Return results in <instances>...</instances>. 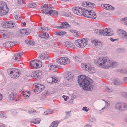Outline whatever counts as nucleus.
Returning a JSON list of instances; mask_svg holds the SVG:
<instances>
[{"label":"nucleus","instance_id":"nucleus-48","mask_svg":"<svg viewBox=\"0 0 127 127\" xmlns=\"http://www.w3.org/2000/svg\"><path fill=\"white\" fill-rule=\"evenodd\" d=\"M80 24L74 21L72 22V25L73 26H79Z\"/></svg>","mask_w":127,"mask_h":127},{"label":"nucleus","instance_id":"nucleus-46","mask_svg":"<svg viewBox=\"0 0 127 127\" xmlns=\"http://www.w3.org/2000/svg\"><path fill=\"white\" fill-rule=\"evenodd\" d=\"M108 5L107 8V10H112L114 9V8L112 6L109 4H108Z\"/></svg>","mask_w":127,"mask_h":127},{"label":"nucleus","instance_id":"nucleus-50","mask_svg":"<svg viewBox=\"0 0 127 127\" xmlns=\"http://www.w3.org/2000/svg\"><path fill=\"white\" fill-rule=\"evenodd\" d=\"M95 32L98 34L101 35V30L98 29H95Z\"/></svg>","mask_w":127,"mask_h":127},{"label":"nucleus","instance_id":"nucleus-59","mask_svg":"<svg viewBox=\"0 0 127 127\" xmlns=\"http://www.w3.org/2000/svg\"><path fill=\"white\" fill-rule=\"evenodd\" d=\"M122 95L124 97L127 98V92H123Z\"/></svg>","mask_w":127,"mask_h":127},{"label":"nucleus","instance_id":"nucleus-44","mask_svg":"<svg viewBox=\"0 0 127 127\" xmlns=\"http://www.w3.org/2000/svg\"><path fill=\"white\" fill-rule=\"evenodd\" d=\"M41 29L42 30L44 31H48L49 30V29H48V27L45 26L41 27Z\"/></svg>","mask_w":127,"mask_h":127},{"label":"nucleus","instance_id":"nucleus-2","mask_svg":"<svg viewBox=\"0 0 127 127\" xmlns=\"http://www.w3.org/2000/svg\"><path fill=\"white\" fill-rule=\"evenodd\" d=\"M90 82L89 80H78L79 85L81 86L82 88L86 91H90L93 89L92 84V80Z\"/></svg>","mask_w":127,"mask_h":127},{"label":"nucleus","instance_id":"nucleus-35","mask_svg":"<svg viewBox=\"0 0 127 127\" xmlns=\"http://www.w3.org/2000/svg\"><path fill=\"white\" fill-rule=\"evenodd\" d=\"M58 123V121H54L52 123L50 127H56Z\"/></svg>","mask_w":127,"mask_h":127},{"label":"nucleus","instance_id":"nucleus-47","mask_svg":"<svg viewBox=\"0 0 127 127\" xmlns=\"http://www.w3.org/2000/svg\"><path fill=\"white\" fill-rule=\"evenodd\" d=\"M7 117L6 115L3 113V112L0 111V117L2 118H6Z\"/></svg>","mask_w":127,"mask_h":127},{"label":"nucleus","instance_id":"nucleus-62","mask_svg":"<svg viewBox=\"0 0 127 127\" xmlns=\"http://www.w3.org/2000/svg\"><path fill=\"white\" fill-rule=\"evenodd\" d=\"M30 40H25V42L27 44H28L29 45V42H30Z\"/></svg>","mask_w":127,"mask_h":127},{"label":"nucleus","instance_id":"nucleus-3","mask_svg":"<svg viewBox=\"0 0 127 127\" xmlns=\"http://www.w3.org/2000/svg\"><path fill=\"white\" fill-rule=\"evenodd\" d=\"M75 79V77L73 74L69 72H67L63 75L62 78H61L59 76L55 75L49 77L50 79Z\"/></svg>","mask_w":127,"mask_h":127},{"label":"nucleus","instance_id":"nucleus-43","mask_svg":"<svg viewBox=\"0 0 127 127\" xmlns=\"http://www.w3.org/2000/svg\"><path fill=\"white\" fill-rule=\"evenodd\" d=\"M29 113H37V111L36 110H35L34 109H30L29 111Z\"/></svg>","mask_w":127,"mask_h":127},{"label":"nucleus","instance_id":"nucleus-41","mask_svg":"<svg viewBox=\"0 0 127 127\" xmlns=\"http://www.w3.org/2000/svg\"><path fill=\"white\" fill-rule=\"evenodd\" d=\"M88 7L89 8H94L95 4L93 3L88 2Z\"/></svg>","mask_w":127,"mask_h":127},{"label":"nucleus","instance_id":"nucleus-54","mask_svg":"<svg viewBox=\"0 0 127 127\" xmlns=\"http://www.w3.org/2000/svg\"><path fill=\"white\" fill-rule=\"evenodd\" d=\"M25 29H22L20 31V33L23 35L25 34Z\"/></svg>","mask_w":127,"mask_h":127},{"label":"nucleus","instance_id":"nucleus-24","mask_svg":"<svg viewBox=\"0 0 127 127\" xmlns=\"http://www.w3.org/2000/svg\"><path fill=\"white\" fill-rule=\"evenodd\" d=\"M8 32L7 31L4 30H2L0 31V33H2L3 38L4 39L6 38L9 37L7 34Z\"/></svg>","mask_w":127,"mask_h":127},{"label":"nucleus","instance_id":"nucleus-6","mask_svg":"<svg viewBox=\"0 0 127 127\" xmlns=\"http://www.w3.org/2000/svg\"><path fill=\"white\" fill-rule=\"evenodd\" d=\"M89 39L88 38L78 39L75 41V44L77 46L79 47H83L87 44Z\"/></svg>","mask_w":127,"mask_h":127},{"label":"nucleus","instance_id":"nucleus-21","mask_svg":"<svg viewBox=\"0 0 127 127\" xmlns=\"http://www.w3.org/2000/svg\"><path fill=\"white\" fill-rule=\"evenodd\" d=\"M96 17L95 12L93 11L90 10L88 17L95 19Z\"/></svg>","mask_w":127,"mask_h":127},{"label":"nucleus","instance_id":"nucleus-12","mask_svg":"<svg viewBox=\"0 0 127 127\" xmlns=\"http://www.w3.org/2000/svg\"><path fill=\"white\" fill-rule=\"evenodd\" d=\"M61 26L57 27V28L58 29H66L69 28L70 25L68 24L67 22H62L61 23Z\"/></svg>","mask_w":127,"mask_h":127},{"label":"nucleus","instance_id":"nucleus-27","mask_svg":"<svg viewBox=\"0 0 127 127\" xmlns=\"http://www.w3.org/2000/svg\"><path fill=\"white\" fill-rule=\"evenodd\" d=\"M113 82L114 85H119L122 84L123 81L121 80H113Z\"/></svg>","mask_w":127,"mask_h":127},{"label":"nucleus","instance_id":"nucleus-32","mask_svg":"<svg viewBox=\"0 0 127 127\" xmlns=\"http://www.w3.org/2000/svg\"><path fill=\"white\" fill-rule=\"evenodd\" d=\"M103 88L106 91L109 92H111L113 91L115 93L118 92V91H113L112 89L109 88L107 87H104V88Z\"/></svg>","mask_w":127,"mask_h":127},{"label":"nucleus","instance_id":"nucleus-30","mask_svg":"<svg viewBox=\"0 0 127 127\" xmlns=\"http://www.w3.org/2000/svg\"><path fill=\"white\" fill-rule=\"evenodd\" d=\"M70 31L73 33V34L76 36L79 35L80 34L79 31L75 30H71Z\"/></svg>","mask_w":127,"mask_h":127},{"label":"nucleus","instance_id":"nucleus-23","mask_svg":"<svg viewBox=\"0 0 127 127\" xmlns=\"http://www.w3.org/2000/svg\"><path fill=\"white\" fill-rule=\"evenodd\" d=\"M48 56L47 53H43L40 55L39 56V58L43 60H46L48 58Z\"/></svg>","mask_w":127,"mask_h":127},{"label":"nucleus","instance_id":"nucleus-25","mask_svg":"<svg viewBox=\"0 0 127 127\" xmlns=\"http://www.w3.org/2000/svg\"><path fill=\"white\" fill-rule=\"evenodd\" d=\"M48 15H50L52 16L53 15H58V12H57L55 10H52V9H49V11Z\"/></svg>","mask_w":127,"mask_h":127},{"label":"nucleus","instance_id":"nucleus-40","mask_svg":"<svg viewBox=\"0 0 127 127\" xmlns=\"http://www.w3.org/2000/svg\"><path fill=\"white\" fill-rule=\"evenodd\" d=\"M88 2L86 1L83 2L82 3L81 6L84 7H88Z\"/></svg>","mask_w":127,"mask_h":127},{"label":"nucleus","instance_id":"nucleus-28","mask_svg":"<svg viewBox=\"0 0 127 127\" xmlns=\"http://www.w3.org/2000/svg\"><path fill=\"white\" fill-rule=\"evenodd\" d=\"M78 79H92L89 77L83 75H80L78 77Z\"/></svg>","mask_w":127,"mask_h":127},{"label":"nucleus","instance_id":"nucleus-1","mask_svg":"<svg viewBox=\"0 0 127 127\" xmlns=\"http://www.w3.org/2000/svg\"><path fill=\"white\" fill-rule=\"evenodd\" d=\"M94 63L97 66L101 67H104L107 69L110 67H113L117 64L116 62L110 61L107 57H98L95 61Z\"/></svg>","mask_w":127,"mask_h":127},{"label":"nucleus","instance_id":"nucleus-39","mask_svg":"<svg viewBox=\"0 0 127 127\" xmlns=\"http://www.w3.org/2000/svg\"><path fill=\"white\" fill-rule=\"evenodd\" d=\"M53 111L50 110H47L44 112V114L45 115H47L52 113Z\"/></svg>","mask_w":127,"mask_h":127},{"label":"nucleus","instance_id":"nucleus-64","mask_svg":"<svg viewBox=\"0 0 127 127\" xmlns=\"http://www.w3.org/2000/svg\"><path fill=\"white\" fill-rule=\"evenodd\" d=\"M95 118H92L90 120V121L92 122H93V121H95Z\"/></svg>","mask_w":127,"mask_h":127},{"label":"nucleus","instance_id":"nucleus-56","mask_svg":"<svg viewBox=\"0 0 127 127\" xmlns=\"http://www.w3.org/2000/svg\"><path fill=\"white\" fill-rule=\"evenodd\" d=\"M66 32H59V36H63V35L66 33Z\"/></svg>","mask_w":127,"mask_h":127},{"label":"nucleus","instance_id":"nucleus-8","mask_svg":"<svg viewBox=\"0 0 127 127\" xmlns=\"http://www.w3.org/2000/svg\"><path fill=\"white\" fill-rule=\"evenodd\" d=\"M56 62L61 65H65L69 63L70 61L69 59L66 57H62L60 59L58 58L56 59Z\"/></svg>","mask_w":127,"mask_h":127},{"label":"nucleus","instance_id":"nucleus-31","mask_svg":"<svg viewBox=\"0 0 127 127\" xmlns=\"http://www.w3.org/2000/svg\"><path fill=\"white\" fill-rule=\"evenodd\" d=\"M41 121L40 119L39 118H36V119H33L31 121L32 123H33L34 124H38Z\"/></svg>","mask_w":127,"mask_h":127},{"label":"nucleus","instance_id":"nucleus-22","mask_svg":"<svg viewBox=\"0 0 127 127\" xmlns=\"http://www.w3.org/2000/svg\"><path fill=\"white\" fill-rule=\"evenodd\" d=\"M64 44L66 47H69V48H72L74 47V44L72 43L71 42L68 41L64 42Z\"/></svg>","mask_w":127,"mask_h":127},{"label":"nucleus","instance_id":"nucleus-53","mask_svg":"<svg viewBox=\"0 0 127 127\" xmlns=\"http://www.w3.org/2000/svg\"><path fill=\"white\" fill-rule=\"evenodd\" d=\"M33 91L36 94H38L41 92L40 90H38L36 88L35 89H34V91L33 90Z\"/></svg>","mask_w":127,"mask_h":127},{"label":"nucleus","instance_id":"nucleus-4","mask_svg":"<svg viewBox=\"0 0 127 127\" xmlns=\"http://www.w3.org/2000/svg\"><path fill=\"white\" fill-rule=\"evenodd\" d=\"M20 71L18 69L12 68L7 70L10 76L13 79H17L20 76Z\"/></svg>","mask_w":127,"mask_h":127},{"label":"nucleus","instance_id":"nucleus-16","mask_svg":"<svg viewBox=\"0 0 127 127\" xmlns=\"http://www.w3.org/2000/svg\"><path fill=\"white\" fill-rule=\"evenodd\" d=\"M81 7H74L72 8V11L74 14L78 15H81Z\"/></svg>","mask_w":127,"mask_h":127},{"label":"nucleus","instance_id":"nucleus-20","mask_svg":"<svg viewBox=\"0 0 127 127\" xmlns=\"http://www.w3.org/2000/svg\"><path fill=\"white\" fill-rule=\"evenodd\" d=\"M23 54V52H20L16 53L14 55V58H15V60L19 61L20 60V57Z\"/></svg>","mask_w":127,"mask_h":127},{"label":"nucleus","instance_id":"nucleus-42","mask_svg":"<svg viewBox=\"0 0 127 127\" xmlns=\"http://www.w3.org/2000/svg\"><path fill=\"white\" fill-rule=\"evenodd\" d=\"M9 98L11 100H13L14 99V96L13 93L11 94L9 96Z\"/></svg>","mask_w":127,"mask_h":127},{"label":"nucleus","instance_id":"nucleus-18","mask_svg":"<svg viewBox=\"0 0 127 127\" xmlns=\"http://www.w3.org/2000/svg\"><path fill=\"white\" fill-rule=\"evenodd\" d=\"M81 15L86 17H88L90 10H88L85 8H81Z\"/></svg>","mask_w":127,"mask_h":127},{"label":"nucleus","instance_id":"nucleus-55","mask_svg":"<svg viewBox=\"0 0 127 127\" xmlns=\"http://www.w3.org/2000/svg\"><path fill=\"white\" fill-rule=\"evenodd\" d=\"M108 6L107 4H103L101 5V7L107 10V8Z\"/></svg>","mask_w":127,"mask_h":127},{"label":"nucleus","instance_id":"nucleus-61","mask_svg":"<svg viewBox=\"0 0 127 127\" xmlns=\"http://www.w3.org/2000/svg\"><path fill=\"white\" fill-rule=\"evenodd\" d=\"M34 42L30 40L29 45L30 46L34 44Z\"/></svg>","mask_w":127,"mask_h":127},{"label":"nucleus","instance_id":"nucleus-51","mask_svg":"<svg viewBox=\"0 0 127 127\" xmlns=\"http://www.w3.org/2000/svg\"><path fill=\"white\" fill-rule=\"evenodd\" d=\"M120 72L124 74H127V69H123L120 70Z\"/></svg>","mask_w":127,"mask_h":127},{"label":"nucleus","instance_id":"nucleus-19","mask_svg":"<svg viewBox=\"0 0 127 127\" xmlns=\"http://www.w3.org/2000/svg\"><path fill=\"white\" fill-rule=\"evenodd\" d=\"M42 75V73L41 71H35L33 72L31 76L30 77H40V76Z\"/></svg>","mask_w":127,"mask_h":127},{"label":"nucleus","instance_id":"nucleus-37","mask_svg":"<svg viewBox=\"0 0 127 127\" xmlns=\"http://www.w3.org/2000/svg\"><path fill=\"white\" fill-rule=\"evenodd\" d=\"M5 42L7 47H10L13 46V42H11L10 41H7Z\"/></svg>","mask_w":127,"mask_h":127},{"label":"nucleus","instance_id":"nucleus-17","mask_svg":"<svg viewBox=\"0 0 127 127\" xmlns=\"http://www.w3.org/2000/svg\"><path fill=\"white\" fill-rule=\"evenodd\" d=\"M91 42L93 45L95 46L97 48H99L102 45V42L97 40L93 39L92 40Z\"/></svg>","mask_w":127,"mask_h":127},{"label":"nucleus","instance_id":"nucleus-52","mask_svg":"<svg viewBox=\"0 0 127 127\" xmlns=\"http://www.w3.org/2000/svg\"><path fill=\"white\" fill-rule=\"evenodd\" d=\"M17 3L19 5H22L23 4V1L22 0H18L17 1Z\"/></svg>","mask_w":127,"mask_h":127},{"label":"nucleus","instance_id":"nucleus-45","mask_svg":"<svg viewBox=\"0 0 127 127\" xmlns=\"http://www.w3.org/2000/svg\"><path fill=\"white\" fill-rule=\"evenodd\" d=\"M25 34L26 35H28L31 32L30 29H25Z\"/></svg>","mask_w":127,"mask_h":127},{"label":"nucleus","instance_id":"nucleus-49","mask_svg":"<svg viewBox=\"0 0 127 127\" xmlns=\"http://www.w3.org/2000/svg\"><path fill=\"white\" fill-rule=\"evenodd\" d=\"M121 20V21H123L124 22L125 24L127 25V18H122Z\"/></svg>","mask_w":127,"mask_h":127},{"label":"nucleus","instance_id":"nucleus-7","mask_svg":"<svg viewBox=\"0 0 127 127\" xmlns=\"http://www.w3.org/2000/svg\"><path fill=\"white\" fill-rule=\"evenodd\" d=\"M81 67L83 70L88 71L91 73H94L95 71L94 68L92 67L91 64H82Z\"/></svg>","mask_w":127,"mask_h":127},{"label":"nucleus","instance_id":"nucleus-26","mask_svg":"<svg viewBox=\"0 0 127 127\" xmlns=\"http://www.w3.org/2000/svg\"><path fill=\"white\" fill-rule=\"evenodd\" d=\"M37 85H38L35 86V88L37 89L38 90H40V91L41 92L44 89L45 87L43 85L40 84H38Z\"/></svg>","mask_w":127,"mask_h":127},{"label":"nucleus","instance_id":"nucleus-14","mask_svg":"<svg viewBox=\"0 0 127 127\" xmlns=\"http://www.w3.org/2000/svg\"><path fill=\"white\" fill-rule=\"evenodd\" d=\"M42 8H45L43 9L41 11L43 13H45V14H48L49 9H47V8H50L51 7L48 4H44L43 5L41 6Z\"/></svg>","mask_w":127,"mask_h":127},{"label":"nucleus","instance_id":"nucleus-60","mask_svg":"<svg viewBox=\"0 0 127 127\" xmlns=\"http://www.w3.org/2000/svg\"><path fill=\"white\" fill-rule=\"evenodd\" d=\"M58 81V80H52V81L51 83L52 84H53L57 83V82Z\"/></svg>","mask_w":127,"mask_h":127},{"label":"nucleus","instance_id":"nucleus-38","mask_svg":"<svg viewBox=\"0 0 127 127\" xmlns=\"http://www.w3.org/2000/svg\"><path fill=\"white\" fill-rule=\"evenodd\" d=\"M8 22H4L3 23L1 24V26L3 28H8L7 26L8 25Z\"/></svg>","mask_w":127,"mask_h":127},{"label":"nucleus","instance_id":"nucleus-63","mask_svg":"<svg viewBox=\"0 0 127 127\" xmlns=\"http://www.w3.org/2000/svg\"><path fill=\"white\" fill-rule=\"evenodd\" d=\"M23 95L25 97H26L27 98V97H29V96L28 95H26V93H24V94Z\"/></svg>","mask_w":127,"mask_h":127},{"label":"nucleus","instance_id":"nucleus-11","mask_svg":"<svg viewBox=\"0 0 127 127\" xmlns=\"http://www.w3.org/2000/svg\"><path fill=\"white\" fill-rule=\"evenodd\" d=\"M111 29L106 28L101 30V35L105 36H110L113 35L114 34L113 32H110Z\"/></svg>","mask_w":127,"mask_h":127},{"label":"nucleus","instance_id":"nucleus-29","mask_svg":"<svg viewBox=\"0 0 127 127\" xmlns=\"http://www.w3.org/2000/svg\"><path fill=\"white\" fill-rule=\"evenodd\" d=\"M48 34L47 33H44L42 34H40L39 35V37L41 38L46 39L48 38L49 37Z\"/></svg>","mask_w":127,"mask_h":127},{"label":"nucleus","instance_id":"nucleus-57","mask_svg":"<svg viewBox=\"0 0 127 127\" xmlns=\"http://www.w3.org/2000/svg\"><path fill=\"white\" fill-rule=\"evenodd\" d=\"M87 108L85 106L83 107V108H82V110H84L85 111H86V112H87V111H88V110H89V108H88L87 109Z\"/></svg>","mask_w":127,"mask_h":127},{"label":"nucleus","instance_id":"nucleus-5","mask_svg":"<svg viewBox=\"0 0 127 127\" xmlns=\"http://www.w3.org/2000/svg\"><path fill=\"white\" fill-rule=\"evenodd\" d=\"M9 9L6 4L4 2H0V15H5L8 13Z\"/></svg>","mask_w":127,"mask_h":127},{"label":"nucleus","instance_id":"nucleus-36","mask_svg":"<svg viewBox=\"0 0 127 127\" xmlns=\"http://www.w3.org/2000/svg\"><path fill=\"white\" fill-rule=\"evenodd\" d=\"M73 59L76 62L78 61H80L81 60L80 58L78 56H75L73 57Z\"/></svg>","mask_w":127,"mask_h":127},{"label":"nucleus","instance_id":"nucleus-33","mask_svg":"<svg viewBox=\"0 0 127 127\" xmlns=\"http://www.w3.org/2000/svg\"><path fill=\"white\" fill-rule=\"evenodd\" d=\"M28 6L31 8H33L36 7V4L35 3H31L28 4Z\"/></svg>","mask_w":127,"mask_h":127},{"label":"nucleus","instance_id":"nucleus-9","mask_svg":"<svg viewBox=\"0 0 127 127\" xmlns=\"http://www.w3.org/2000/svg\"><path fill=\"white\" fill-rule=\"evenodd\" d=\"M115 109L120 111L126 110L127 108V105L123 103H116L115 105Z\"/></svg>","mask_w":127,"mask_h":127},{"label":"nucleus","instance_id":"nucleus-10","mask_svg":"<svg viewBox=\"0 0 127 127\" xmlns=\"http://www.w3.org/2000/svg\"><path fill=\"white\" fill-rule=\"evenodd\" d=\"M42 65V63L39 60L35 59L31 61V65L35 68L40 67Z\"/></svg>","mask_w":127,"mask_h":127},{"label":"nucleus","instance_id":"nucleus-58","mask_svg":"<svg viewBox=\"0 0 127 127\" xmlns=\"http://www.w3.org/2000/svg\"><path fill=\"white\" fill-rule=\"evenodd\" d=\"M15 18L16 20L20 19L21 18L19 15H16L15 17Z\"/></svg>","mask_w":127,"mask_h":127},{"label":"nucleus","instance_id":"nucleus-15","mask_svg":"<svg viewBox=\"0 0 127 127\" xmlns=\"http://www.w3.org/2000/svg\"><path fill=\"white\" fill-rule=\"evenodd\" d=\"M50 69L52 71L55 72L59 68V66L54 64L51 63L48 65Z\"/></svg>","mask_w":127,"mask_h":127},{"label":"nucleus","instance_id":"nucleus-13","mask_svg":"<svg viewBox=\"0 0 127 127\" xmlns=\"http://www.w3.org/2000/svg\"><path fill=\"white\" fill-rule=\"evenodd\" d=\"M117 32L121 38L126 39L127 38V33L126 31L121 29L119 30Z\"/></svg>","mask_w":127,"mask_h":127},{"label":"nucleus","instance_id":"nucleus-34","mask_svg":"<svg viewBox=\"0 0 127 127\" xmlns=\"http://www.w3.org/2000/svg\"><path fill=\"white\" fill-rule=\"evenodd\" d=\"M8 25L7 27L8 28H11L14 27V23L12 22L9 21H8Z\"/></svg>","mask_w":127,"mask_h":127}]
</instances>
